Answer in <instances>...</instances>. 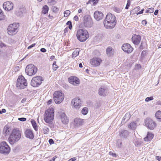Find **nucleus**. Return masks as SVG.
<instances>
[{
    "instance_id": "1",
    "label": "nucleus",
    "mask_w": 161,
    "mask_h": 161,
    "mask_svg": "<svg viewBox=\"0 0 161 161\" xmlns=\"http://www.w3.org/2000/svg\"><path fill=\"white\" fill-rule=\"evenodd\" d=\"M116 23V17L111 13L108 14L103 21V24L105 27L108 29L113 28Z\"/></svg>"
},
{
    "instance_id": "2",
    "label": "nucleus",
    "mask_w": 161,
    "mask_h": 161,
    "mask_svg": "<svg viewBox=\"0 0 161 161\" xmlns=\"http://www.w3.org/2000/svg\"><path fill=\"white\" fill-rule=\"evenodd\" d=\"M21 134L17 129H14L12 130L8 138V141L11 144H13L18 141L20 138Z\"/></svg>"
},
{
    "instance_id": "3",
    "label": "nucleus",
    "mask_w": 161,
    "mask_h": 161,
    "mask_svg": "<svg viewBox=\"0 0 161 161\" xmlns=\"http://www.w3.org/2000/svg\"><path fill=\"white\" fill-rule=\"evenodd\" d=\"M54 113L53 108L52 107L46 111L44 119L46 123H50L53 121L54 119Z\"/></svg>"
},
{
    "instance_id": "4",
    "label": "nucleus",
    "mask_w": 161,
    "mask_h": 161,
    "mask_svg": "<svg viewBox=\"0 0 161 161\" xmlns=\"http://www.w3.org/2000/svg\"><path fill=\"white\" fill-rule=\"evenodd\" d=\"M76 36L77 39L80 41L84 42L88 38L89 35L86 30L80 29L77 31Z\"/></svg>"
},
{
    "instance_id": "5",
    "label": "nucleus",
    "mask_w": 161,
    "mask_h": 161,
    "mask_svg": "<svg viewBox=\"0 0 161 161\" xmlns=\"http://www.w3.org/2000/svg\"><path fill=\"white\" fill-rule=\"evenodd\" d=\"M54 101L56 104L60 103L64 100V95L60 91H55L53 94Z\"/></svg>"
},
{
    "instance_id": "6",
    "label": "nucleus",
    "mask_w": 161,
    "mask_h": 161,
    "mask_svg": "<svg viewBox=\"0 0 161 161\" xmlns=\"http://www.w3.org/2000/svg\"><path fill=\"white\" fill-rule=\"evenodd\" d=\"M17 87L20 89H24L27 86L26 80L24 76L20 75L17 80Z\"/></svg>"
},
{
    "instance_id": "7",
    "label": "nucleus",
    "mask_w": 161,
    "mask_h": 161,
    "mask_svg": "<svg viewBox=\"0 0 161 161\" xmlns=\"http://www.w3.org/2000/svg\"><path fill=\"white\" fill-rule=\"evenodd\" d=\"M10 151V147L6 142L3 141L0 144V153L8 154Z\"/></svg>"
},
{
    "instance_id": "8",
    "label": "nucleus",
    "mask_w": 161,
    "mask_h": 161,
    "mask_svg": "<svg viewBox=\"0 0 161 161\" xmlns=\"http://www.w3.org/2000/svg\"><path fill=\"white\" fill-rule=\"evenodd\" d=\"M18 25L17 24L14 23L10 24L8 28V33L10 35H13L16 34L18 31Z\"/></svg>"
},
{
    "instance_id": "9",
    "label": "nucleus",
    "mask_w": 161,
    "mask_h": 161,
    "mask_svg": "<svg viewBox=\"0 0 161 161\" xmlns=\"http://www.w3.org/2000/svg\"><path fill=\"white\" fill-rule=\"evenodd\" d=\"M37 71V69L33 64L27 65L25 69V72L29 76L35 75Z\"/></svg>"
},
{
    "instance_id": "10",
    "label": "nucleus",
    "mask_w": 161,
    "mask_h": 161,
    "mask_svg": "<svg viewBox=\"0 0 161 161\" xmlns=\"http://www.w3.org/2000/svg\"><path fill=\"white\" fill-rule=\"evenodd\" d=\"M84 25L86 27H91L93 25V22L91 17L88 15H86L83 18Z\"/></svg>"
},
{
    "instance_id": "11",
    "label": "nucleus",
    "mask_w": 161,
    "mask_h": 161,
    "mask_svg": "<svg viewBox=\"0 0 161 161\" xmlns=\"http://www.w3.org/2000/svg\"><path fill=\"white\" fill-rule=\"evenodd\" d=\"M43 80L42 78L40 76L34 77L31 81V85L34 87H37L41 84Z\"/></svg>"
},
{
    "instance_id": "12",
    "label": "nucleus",
    "mask_w": 161,
    "mask_h": 161,
    "mask_svg": "<svg viewBox=\"0 0 161 161\" xmlns=\"http://www.w3.org/2000/svg\"><path fill=\"white\" fill-rule=\"evenodd\" d=\"M71 103L73 105V107L75 108L78 109L81 107L82 102L80 98L77 97L73 99L72 100Z\"/></svg>"
},
{
    "instance_id": "13",
    "label": "nucleus",
    "mask_w": 161,
    "mask_h": 161,
    "mask_svg": "<svg viewBox=\"0 0 161 161\" xmlns=\"http://www.w3.org/2000/svg\"><path fill=\"white\" fill-rule=\"evenodd\" d=\"M145 123L146 126L151 130H153L156 126L155 122L150 118H147Z\"/></svg>"
},
{
    "instance_id": "14",
    "label": "nucleus",
    "mask_w": 161,
    "mask_h": 161,
    "mask_svg": "<svg viewBox=\"0 0 161 161\" xmlns=\"http://www.w3.org/2000/svg\"><path fill=\"white\" fill-rule=\"evenodd\" d=\"M102 62L101 58L98 57H94L90 60V64L94 67L99 66Z\"/></svg>"
},
{
    "instance_id": "15",
    "label": "nucleus",
    "mask_w": 161,
    "mask_h": 161,
    "mask_svg": "<svg viewBox=\"0 0 161 161\" xmlns=\"http://www.w3.org/2000/svg\"><path fill=\"white\" fill-rule=\"evenodd\" d=\"M122 50L127 53H131L133 51V48L128 43H125L121 47Z\"/></svg>"
},
{
    "instance_id": "16",
    "label": "nucleus",
    "mask_w": 161,
    "mask_h": 161,
    "mask_svg": "<svg viewBox=\"0 0 161 161\" xmlns=\"http://www.w3.org/2000/svg\"><path fill=\"white\" fill-rule=\"evenodd\" d=\"M14 4L12 2L10 1L6 2L3 3V8L7 11H10L13 8Z\"/></svg>"
},
{
    "instance_id": "17",
    "label": "nucleus",
    "mask_w": 161,
    "mask_h": 161,
    "mask_svg": "<svg viewBox=\"0 0 161 161\" xmlns=\"http://www.w3.org/2000/svg\"><path fill=\"white\" fill-rule=\"evenodd\" d=\"M69 83L75 86H78L80 84L79 79L76 77L71 76L69 78Z\"/></svg>"
},
{
    "instance_id": "18",
    "label": "nucleus",
    "mask_w": 161,
    "mask_h": 161,
    "mask_svg": "<svg viewBox=\"0 0 161 161\" xmlns=\"http://www.w3.org/2000/svg\"><path fill=\"white\" fill-rule=\"evenodd\" d=\"M94 17L97 21H98L103 18V14L101 12L97 11L94 13Z\"/></svg>"
},
{
    "instance_id": "19",
    "label": "nucleus",
    "mask_w": 161,
    "mask_h": 161,
    "mask_svg": "<svg viewBox=\"0 0 161 161\" xmlns=\"http://www.w3.org/2000/svg\"><path fill=\"white\" fill-rule=\"evenodd\" d=\"M132 40L134 44L137 45L140 43L141 38L140 36L135 34L133 35Z\"/></svg>"
},
{
    "instance_id": "20",
    "label": "nucleus",
    "mask_w": 161,
    "mask_h": 161,
    "mask_svg": "<svg viewBox=\"0 0 161 161\" xmlns=\"http://www.w3.org/2000/svg\"><path fill=\"white\" fill-rule=\"evenodd\" d=\"M25 8L24 7H21L16 8L15 11V14L18 16H22L25 12Z\"/></svg>"
},
{
    "instance_id": "21",
    "label": "nucleus",
    "mask_w": 161,
    "mask_h": 161,
    "mask_svg": "<svg viewBox=\"0 0 161 161\" xmlns=\"http://www.w3.org/2000/svg\"><path fill=\"white\" fill-rule=\"evenodd\" d=\"M25 136L26 137L30 139H33L34 137V135L32 131L30 129L27 130L25 132Z\"/></svg>"
},
{
    "instance_id": "22",
    "label": "nucleus",
    "mask_w": 161,
    "mask_h": 161,
    "mask_svg": "<svg viewBox=\"0 0 161 161\" xmlns=\"http://www.w3.org/2000/svg\"><path fill=\"white\" fill-rule=\"evenodd\" d=\"M60 116L61 120L63 123L64 124H66L68 123L69 120L65 114H62Z\"/></svg>"
},
{
    "instance_id": "23",
    "label": "nucleus",
    "mask_w": 161,
    "mask_h": 161,
    "mask_svg": "<svg viewBox=\"0 0 161 161\" xmlns=\"http://www.w3.org/2000/svg\"><path fill=\"white\" fill-rule=\"evenodd\" d=\"M83 119L79 118H76L74 119V125L76 126L82 125L83 124Z\"/></svg>"
},
{
    "instance_id": "24",
    "label": "nucleus",
    "mask_w": 161,
    "mask_h": 161,
    "mask_svg": "<svg viewBox=\"0 0 161 161\" xmlns=\"http://www.w3.org/2000/svg\"><path fill=\"white\" fill-rule=\"evenodd\" d=\"M11 130V129L9 127L6 125L3 128V133L5 136H8L10 134Z\"/></svg>"
},
{
    "instance_id": "25",
    "label": "nucleus",
    "mask_w": 161,
    "mask_h": 161,
    "mask_svg": "<svg viewBox=\"0 0 161 161\" xmlns=\"http://www.w3.org/2000/svg\"><path fill=\"white\" fill-rule=\"evenodd\" d=\"M107 93V90L104 88L101 87L98 90V93L101 96H105Z\"/></svg>"
},
{
    "instance_id": "26",
    "label": "nucleus",
    "mask_w": 161,
    "mask_h": 161,
    "mask_svg": "<svg viewBox=\"0 0 161 161\" xmlns=\"http://www.w3.org/2000/svg\"><path fill=\"white\" fill-rule=\"evenodd\" d=\"M153 134L151 132H148L147 136L144 138V140L145 141H149L151 140L153 137Z\"/></svg>"
},
{
    "instance_id": "27",
    "label": "nucleus",
    "mask_w": 161,
    "mask_h": 161,
    "mask_svg": "<svg viewBox=\"0 0 161 161\" xmlns=\"http://www.w3.org/2000/svg\"><path fill=\"white\" fill-rule=\"evenodd\" d=\"M106 53L108 56H111L113 55L114 51L111 47H109L106 49Z\"/></svg>"
},
{
    "instance_id": "28",
    "label": "nucleus",
    "mask_w": 161,
    "mask_h": 161,
    "mask_svg": "<svg viewBox=\"0 0 161 161\" xmlns=\"http://www.w3.org/2000/svg\"><path fill=\"white\" fill-rule=\"evenodd\" d=\"M131 115L130 113H127L124 117L122 121H123L125 122H126L129 119Z\"/></svg>"
},
{
    "instance_id": "29",
    "label": "nucleus",
    "mask_w": 161,
    "mask_h": 161,
    "mask_svg": "<svg viewBox=\"0 0 161 161\" xmlns=\"http://www.w3.org/2000/svg\"><path fill=\"white\" fill-rule=\"evenodd\" d=\"M155 117L158 120L161 121V111L158 110L155 114Z\"/></svg>"
},
{
    "instance_id": "30",
    "label": "nucleus",
    "mask_w": 161,
    "mask_h": 161,
    "mask_svg": "<svg viewBox=\"0 0 161 161\" xmlns=\"http://www.w3.org/2000/svg\"><path fill=\"white\" fill-rule=\"evenodd\" d=\"M129 132L127 130H125L121 132V137L125 138L129 136Z\"/></svg>"
},
{
    "instance_id": "31",
    "label": "nucleus",
    "mask_w": 161,
    "mask_h": 161,
    "mask_svg": "<svg viewBox=\"0 0 161 161\" xmlns=\"http://www.w3.org/2000/svg\"><path fill=\"white\" fill-rule=\"evenodd\" d=\"M79 50L78 48L76 49L73 53L72 54V58H74L77 56L79 54Z\"/></svg>"
},
{
    "instance_id": "32",
    "label": "nucleus",
    "mask_w": 161,
    "mask_h": 161,
    "mask_svg": "<svg viewBox=\"0 0 161 161\" xmlns=\"http://www.w3.org/2000/svg\"><path fill=\"white\" fill-rule=\"evenodd\" d=\"M136 123L135 122H131L128 126V127L131 129L134 130L136 129Z\"/></svg>"
},
{
    "instance_id": "33",
    "label": "nucleus",
    "mask_w": 161,
    "mask_h": 161,
    "mask_svg": "<svg viewBox=\"0 0 161 161\" xmlns=\"http://www.w3.org/2000/svg\"><path fill=\"white\" fill-rule=\"evenodd\" d=\"M48 7L46 5H44L43 7L42 13L44 14H45L48 12Z\"/></svg>"
},
{
    "instance_id": "34",
    "label": "nucleus",
    "mask_w": 161,
    "mask_h": 161,
    "mask_svg": "<svg viewBox=\"0 0 161 161\" xmlns=\"http://www.w3.org/2000/svg\"><path fill=\"white\" fill-rule=\"evenodd\" d=\"M31 122L34 129L35 130L37 131L38 128L36 122L33 119H31Z\"/></svg>"
},
{
    "instance_id": "35",
    "label": "nucleus",
    "mask_w": 161,
    "mask_h": 161,
    "mask_svg": "<svg viewBox=\"0 0 161 161\" xmlns=\"http://www.w3.org/2000/svg\"><path fill=\"white\" fill-rule=\"evenodd\" d=\"M88 112V109L87 108L84 107L81 110V113L83 115H86Z\"/></svg>"
},
{
    "instance_id": "36",
    "label": "nucleus",
    "mask_w": 161,
    "mask_h": 161,
    "mask_svg": "<svg viewBox=\"0 0 161 161\" xmlns=\"http://www.w3.org/2000/svg\"><path fill=\"white\" fill-rule=\"evenodd\" d=\"M49 131V128L46 127H44L43 128V131L44 134H47Z\"/></svg>"
},
{
    "instance_id": "37",
    "label": "nucleus",
    "mask_w": 161,
    "mask_h": 161,
    "mask_svg": "<svg viewBox=\"0 0 161 161\" xmlns=\"http://www.w3.org/2000/svg\"><path fill=\"white\" fill-rule=\"evenodd\" d=\"M5 18V16L3 15V13L2 10L0 8V20L3 19Z\"/></svg>"
},
{
    "instance_id": "38",
    "label": "nucleus",
    "mask_w": 161,
    "mask_h": 161,
    "mask_svg": "<svg viewBox=\"0 0 161 161\" xmlns=\"http://www.w3.org/2000/svg\"><path fill=\"white\" fill-rule=\"evenodd\" d=\"M56 61H54L53 64V69L54 71L56 70L58 68V66L56 64Z\"/></svg>"
},
{
    "instance_id": "39",
    "label": "nucleus",
    "mask_w": 161,
    "mask_h": 161,
    "mask_svg": "<svg viewBox=\"0 0 161 161\" xmlns=\"http://www.w3.org/2000/svg\"><path fill=\"white\" fill-rule=\"evenodd\" d=\"M113 10L117 13H119L120 12V9L116 7H114L113 8Z\"/></svg>"
},
{
    "instance_id": "40",
    "label": "nucleus",
    "mask_w": 161,
    "mask_h": 161,
    "mask_svg": "<svg viewBox=\"0 0 161 161\" xmlns=\"http://www.w3.org/2000/svg\"><path fill=\"white\" fill-rule=\"evenodd\" d=\"M70 14V12L69 10L65 11L64 12V16L65 17L68 16Z\"/></svg>"
},
{
    "instance_id": "41",
    "label": "nucleus",
    "mask_w": 161,
    "mask_h": 161,
    "mask_svg": "<svg viewBox=\"0 0 161 161\" xmlns=\"http://www.w3.org/2000/svg\"><path fill=\"white\" fill-rule=\"evenodd\" d=\"M141 68V66L140 64H136L135 65V70H138L140 69Z\"/></svg>"
},
{
    "instance_id": "42",
    "label": "nucleus",
    "mask_w": 161,
    "mask_h": 161,
    "mask_svg": "<svg viewBox=\"0 0 161 161\" xmlns=\"http://www.w3.org/2000/svg\"><path fill=\"white\" fill-rule=\"evenodd\" d=\"M53 11L57 12L59 10V9L56 6H53L52 7Z\"/></svg>"
},
{
    "instance_id": "43",
    "label": "nucleus",
    "mask_w": 161,
    "mask_h": 161,
    "mask_svg": "<svg viewBox=\"0 0 161 161\" xmlns=\"http://www.w3.org/2000/svg\"><path fill=\"white\" fill-rule=\"evenodd\" d=\"M153 99V97H147L145 99V101L146 102H148L152 100Z\"/></svg>"
},
{
    "instance_id": "44",
    "label": "nucleus",
    "mask_w": 161,
    "mask_h": 161,
    "mask_svg": "<svg viewBox=\"0 0 161 161\" xmlns=\"http://www.w3.org/2000/svg\"><path fill=\"white\" fill-rule=\"evenodd\" d=\"M109 154L113 157H116L117 156L116 154L114 152V151H110L109 152Z\"/></svg>"
},
{
    "instance_id": "45",
    "label": "nucleus",
    "mask_w": 161,
    "mask_h": 161,
    "mask_svg": "<svg viewBox=\"0 0 161 161\" xmlns=\"http://www.w3.org/2000/svg\"><path fill=\"white\" fill-rule=\"evenodd\" d=\"M101 106V103L100 102L96 103L95 105V106L96 108H99Z\"/></svg>"
},
{
    "instance_id": "46",
    "label": "nucleus",
    "mask_w": 161,
    "mask_h": 161,
    "mask_svg": "<svg viewBox=\"0 0 161 161\" xmlns=\"http://www.w3.org/2000/svg\"><path fill=\"white\" fill-rule=\"evenodd\" d=\"M48 2L52 5H54L56 3V2L55 0H48Z\"/></svg>"
},
{
    "instance_id": "47",
    "label": "nucleus",
    "mask_w": 161,
    "mask_h": 161,
    "mask_svg": "<svg viewBox=\"0 0 161 161\" xmlns=\"http://www.w3.org/2000/svg\"><path fill=\"white\" fill-rule=\"evenodd\" d=\"M130 1L129 0L127 1V3L126 4V6L125 8L126 9H128L129 8V6H130Z\"/></svg>"
},
{
    "instance_id": "48",
    "label": "nucleus",
    "mask_w": 161,
    "mask_h": 161,
    "mask_svg": "<svg viewBox=\"0 0 161 161\" xmlns=\"http://www.w3.org/2000/svg\"><path fill=\"white\" fill-rule=\"evenodd\" d=\"M148 9V12H149V13H151L153 12L154 11V8H149Z\"/></svg>"
},
{
    "instance_id": "49",
    "label": "nucleus",
    "mask_w": 161,
    "mask_h": 161,
    "mask_svg": "<svg viewBox=\"0 0 161 161\" xmlns=\"http://www.w3.org/2000/svg\"><path fill=\"white\" fill-rule=\"evenodd\" d=\"M18 120L21 121H25L26 120V119L25 118H18Z\"/></svg>"
},
{
    "instance_id": "50",
    "label": "nucleus",
    "mask_w": 161,
    "mask_h": 161,
    "mask_svg": "<svg viewBox=\"0 0 161 161\" xmlns=\"http://www.w3.org/2000/svg\"><path fill=\"white\" fill-rule=\"evenodd\" d=\"M6 45L5 44L0 42V47L2 48L6 47Z\"/></svg>"
},
{
    "instance_id": "51",
    "label": "nucleus",
    "mask_w": 161,
    "mask_h": 161,
    "mask_svg": "<svg viewBox=\"0 0 161 161\" xmlns=\"http://www.w3.org/2000/svg\"><path fill=\"white\" fill-rule=\"evenodd\" d=\"M49 142L50 145L54 143V142L52 139H50L49 140Z\"/></svg>"
},
{
    "instance_id": "52",
    "label": "nucleus",
    "mask_w": 161,
    "mask_h": 161,
    "mask_svg": "<svg viewBox=\"0 0 161 161\" xmlns=\"http://www.w3.org/2000/svg\"><path fill=\"white\" fill-rule=\"evenodd\" d=\"M35 45H36L35 43L33 44L32 45H31V46H29L28 47V49H31V48H32V47H34L35 46Z\"/></svg>"
},
{
    "instance_id": "53",
    "label": "nucleus",
    "mask_w": 161,
    "mask_h": 161,
    "mask_svg": "<svg viewBox=\"0 0 161 161\" xmlns=\"http://www.w3.org/2000/svg\"><path fill=\"white\" fill-rule=\"evenodd\" d=\"M73 19L74 20L76 21H78L79 20V18L77 16L75 15L73 18Z\"/></svg>"
},
{
    "instance_id": "54",
    "label": "nucleus",
    "mask_w": 161,
    "mask_h": 161,
    "mask_svg": "<svg viewBox=\"0 0 161 161\" xmlns=\"http://www.w3.org/2000/svg\"><path fill=\"white\" fill-rule=\"evenodd\" d=\"M77 160V158L76 157H74L70 159H69L68 161H75Z\"/></svg>"
},
{
    "instance_id": "55",
    "label": "nucleus",
    "mask_w": 161,
    "mask_h": 161,
    "mask_svg": "<svg viewBox=\"0 0 161 161\" xmlns=\"http://www.w3.org/2000/svg\"><path fill=\"white\" fill-rule=\"evenodd\" d=\"M156 159L158 161H160L161 160V157L158 156H156Z\"/></svg>"
},
{
    "instance_id": "56",
    "label": "nucleus",
    "mask_w": 161,
    "mask_h": 161,
    "mask_svg": "<svg viewBox=\"0 0 161 161\" xmlns=\"http://www.w3.org/2000/svg\"><path fill=\"white\" fill-rule=\"evenodd\" d=\"M6 112V110L5 109H3L2 110L0 111V114H2L3 113H5Z\"/></svg>"
},
{
    "instance_id": "57",
    "label": "nucleus",
    "mask_w": 161,
    "mask_h": 161,
    "mask_svg": "<svg viewBox=\"0 0 161 161\" xmlns=\"http://www.w3.org/2000/svg\"><path fill=\"white\" fill-rule=\"evenodd\" d=\"M147 24V22L146 20H143L142 21V24L143 25H145Z\"/></svg>"
},
{
    "instance_id": "58",
    "label": "nucleus",
    "mask_w": 161,
    "mask_h": 161,
    "mask_svg": "<svg viewBox=\"0 0 161 161\" xmlns=\"http://www.w3.org/2000/svg\"><path fill=\"white\" fill-rule=\"evenodd\" d=\"M40 50H41V52H42L43 53H45L46 51V50L45 48H42Z\"/></svg>"
},
{
    "instance_id": "59",
    "label": "nucleus",
    "mask_w": 161,
    "mask_h": 161,
    "mask_svg": "<svg viewBox=\"0 0 161 161\" xmlns=\"http://www.w3.org/2000/svg\"><path fill=\"white\" fill-rule=\"evenodd\" d=\"M93 2H94V0H90L89 1L88 3H87L86 4H88V3H92L93 4Z\"/></svg>"
},
{
    "instance_id": "60",
    "label": "nucleus",
    "mask_w": 161,
    "mask_h": 161,
    "mask_svg": "<svg viewBox=\"0 0 161 161\" xmlns=\"http://www.w3.org/2000/svg\"><path fill=\"white\" fill-rule=\"evenodd\" d=\"M144 10V9H142L141 11H139V12H138L137 14H142L143 13V11Z\"/></svg>"
},
{
    "instance_id": "61",
    "label": "nucleus",
    "mask_w": 161,
    "mask_h": 161,
    "mask_svg": "<svg viewBox=\"0 0 161 161\" xmlns=\"http://www.w3.org/2000/svg\"><path fill=\"white\" fill-rule=\"evenodd\" d=\"M158 10H156L154 12V14L156 15L158 14Z\"/></svg>"
},
{
    "instance_id": "62",
    "label": "nucleus",
    "mask_w": 161,
    "mask_h": 161,
    "mask_svg": "<svg viewBox=\"0 0 161 161\" xmlns=\"http://www.w3.org/2000/svg\"><path fill=\"white\" fill-rule=\"evenodd\" d=\"M66 24L69 26V25H72V23L70 21H69L67 22Z\"/></svg>"
},
{
    "instance_id": "63",
    "label": "nucleus",
    "mask_w": 161,
    "mask_h": 161,
    "mask_svg": "<svg viewBox=\"0 0 161 161\" xmlns=\"http://www.w3.org/2000/svg\"><path fill=\"white\" fill-rule=\"evenodd\" d=\"M52 100L51 99L49 100L47 102V104L49 105L52 103Z\"/></svg>"
},
{
    "instance_id": "64",
    "label": "nucleus",
    "mask_w": 161,
    "mask_h": 161,
    "mask_svg": "<svg viewBox=\"0 0 161 161\" xmlns=\"http://www.w3.org/2000/svg\"><path fill=\"white\" fill-rule=\"evenodd\" d=\"M68 31V28H65L64 30V33H66Z\"/></svg>"
}]
</instances>
